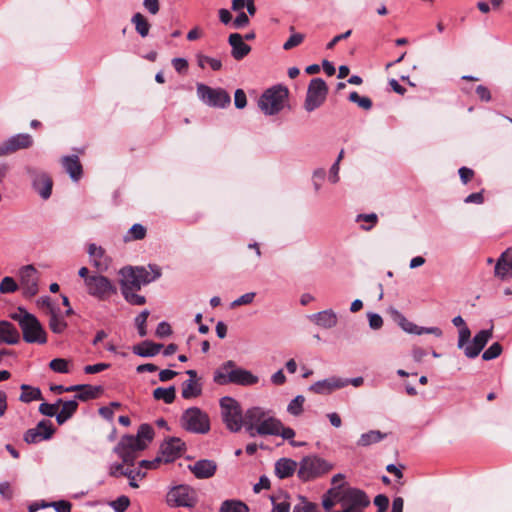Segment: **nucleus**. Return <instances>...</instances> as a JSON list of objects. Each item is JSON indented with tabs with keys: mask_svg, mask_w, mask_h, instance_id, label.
<instances>
[{
	"mask_svg": "<svg viewBox=\"0 0 512 512\" xmlns=\"http://www.w3.org/2000/svg\"><path fill=\"white\" fill-rule=\"evenodd\" d=\"M213 380L218 385H226L229 383L251 386L258 383V376L243 368H237L231 360L221 365L215 372Z\"/></svg>",
	"mask_w": 512,
	"mask_h": 512,
	"instance_id": "f257e3e1",
	"label": "nucleus"
},
{
	"mask_svg": "<svg viewBox=\"0 0 512 512\" xmlns=\"http://www.w3.org/2000/svg\"><path fill=\"white\" fill-rule=\"evenodd\" d=\"M11 318L18 322L25 342L37 344H45L47 342V334L39 320L33 314L19 307L18 310L11 315Z\"/></svg>",
	"mask_w": 512,
	"mask_h": 512,
	"instance_id": "f03ea898",
	"label": "nucleus"
},
{
	"mask_svg": "<svg viewBox=\"0 0 512 512\" xmlns=\"http://www.w3.org/2000/svg\"><path fill=\"white\" fill-rule=\"evenodd\" d=\"M199 502L197 490L188 484H176L168 488L165 503L168 507L193 510Z\"/></svg>",
	"mask_w": 512,
	"mask_h": 512,
	"instance_id": "7ed1b4c3",
	"label": "nucleus"
},
{
	"mask_svg": "<svg viewBox=\"0 0 512 512\" xmlns=\"http://www.w3.org/2000/svg\"><path fill=\"white\" fill-rule=\"evenodd\" d=\"M222 420L231 432H238L244 425V415L237 400L225 396L220 399Z\"/></svg>",
	"mask_w": 512,
	"mask_h": 512,
	"instance_id": "20e7f679",
	"label": "nucleus"
},
{
	"mask_svg": "<svg viewBox=\"0 0 512 512\" xmlns=\"http://www.w3.org/2000/svg\"><path fill=\"white\" fill-rule=\"evenodd\" d=\"M288 98V90L282 86L267 89L259 99V107L266 115L279 113Z\"/></svg>",
	"mask_w": 512,
	"mask_h": 512,
	"instance_id": "39448f33",
	"label": "nucleus"
},
{
	"mask_svg": "<svg viewBox=\"0 0 512 512\" xmlns=\"http://www.w3.org/2000/svg\"><path fill=\"white\" fill-rule=\"evenodd\" d=\"M180 423L182 428L192 433L205 434L210 430L208 415L197 407L185 410Z\"/></svg>",
	"mask_w": 512,
	"mask_h": 512,
	"instance_id": "423d86ee",
	"label": "nucleus"
},
{
	"mask_svg": "<svg viewBox=\"0 0 512 512\" xmlns=\"http://www.w3.org/2000/svg\"><path fill=\"white\" fill-rule=\"evenodd\" d=\"M333 468V465L318 456H307L300 461L298 477L308 481L319 477Z\"/></svg>",
	"mask_w": 512,
	"mask_h": 512,
	"instance_id": "0eeeda50",
	"label": "nucleus"
},
{
	"mask_svg": "<svg viewBox=\"0 0 512 512\" xmlns=\"http://www.w3.org/2000/svg\"><path fill=\"white\" fill-rule=\"evenodd\" d=\"M86 289L89 295L99 300H107L117 293L116 286L107 277L100 274L91 275L86 279Z\"/></svg>",
	"mask_w": 512,
	"mask_h": 512,
	"instance_id": "6e6552de",
	"label": "nucleus"
},
{
	"mask_svg": "<svg viewBox=\"0 0 512 512\" xmlns=\"http://www.w3.org/2000/svg\"><path fill=\"white\" fill-rule=\"evenodd\" d=\"M197 95L201 101L211 107L224 108L230 104V95L222 88H211L205 84H197Z\"/></svg>",
	"mask_w": 512,
	"mask_h": 512,
	"instance_id": "1a4fd4ad",
	"label": "nucleus"
},
{
	"mask_svg": "<svg viewBox=\"0 0 512 512\" xmlns=\"http://www.w3.org/2000/svg\"><path fill=\"white\" fill-rule=\"evenodd\" d=\"M143 445L139 444V440L134 439L133 435H124L121 437L113 451L122 459L123 464L133 465L139 452L143 451Z\"/></svg>",
	"mask_w": 512,
	"mask_h": 512,
	"instance_id": "9d476101",
	"label": "nucleus"
},
{
	"mask_svg": "<svg viewBox=\"0 0 512 512\" xmlns=\"http://www.w3.org/2000/svg\"><path fill=\"white\" fill-rule=\"evenodd\" d=\"M328 87L321 78H313L308 86L304 107L308 112L319 108L325 101Z\"/></svg>",
	"mask_w": 512,
	"mask_h": 512,
	"instance_id": "9b49d317",
	"label": "nucleus"
},
{
	"mask_svg": "<svg viewBox=\"0 0 512 512\" xmlns=\"http://www.w3.org/2000/svg\"><path fill=\"white\" fill-rule=\"evenodd\" d=\"M25 171L31 180L33 189L42 199H48L52 193V178L46 172L31 166H26Z\"/></svg>",
	"mask_w": 512,
	"mask_h": 512,
	"instance_id": "f8f14e48",
	"label": "nucleus"
},
{
	"mask_svg": "<svg viewBox=\"0 0 512 512\" xmlns=\"http://www.w3.org/2000/svg\"><path fill=\"white\" fill-rule=\"evenodd\" d=\"M337 502H339L343 508L354 512L357 509L367 507L370 504V499L363 490L349 487L341 493Z\"/></svg>",
	"mask_w": 512,
	"mask_h": 512,
	"instance_id": "ddd939ff",
	"label": "nucleus"
},
{
	"mask_svg": "<svg viewBox=\"0 0 512 512\" xmlns=\"http://www.w3.org/2000/svg\"><path fill=\"white\" fill-rule=\"evenodd\" d=\"M22 294L26 298H31L38 293L37 270L32 265L24 266L19 271Z\"/></svg>",
	"mask_w": 512,
	"mask_h": 512,
	"instance_id": "4468645a",
	"label": "nucleus"
},
{
	"mask_svg": "<svg viewBox=\"0 0 512 512\" xmlns=\"http://www.w3.org/2000/svg\"><path fill=\"white\" fill-rule=\"evenodd\" d=\"M33 137L27 133L16 134L0 144V157L15 153L18 150L30 148L33 145Z\"/></svg>",
	"mask_w": 512,
	"mask_h": 512,
	"instance_id": "2eb2a0df",
	"label": "nucleus"
},
{
	"mask_svg": "<svg viewBox=\"0 0 512 512\" xmlns=\"http://www.w3.org/2000/svg\"><path fill=\"white\" fill-rule=\"evenodd\" d=\"M55 432L53 424L49 420H41L35 428L28 429L24 434V441L28 444H36L50 439Z\"/></svg>",
	"mask_w": 512,
	"mask_h": 512,
	"instance_id": "dca6fc26",
	"label": "nucleus"
},
{
	"mask_svg": "<svg viewBox=\"0 0 512 512\" xmlns=\"http://www.w3.org/2000/svg\"><path fill=\"white\" fill-rule=\"evenodd\" d=\"M270 411L262 407L249 408L244 414V425L251 437L256 436L260 424L269 416Z\"/></svg>",
	"mask_w": 512,
	"mask_h": 512,
	"instance_id": "f3484780",
	"label": "nucleus"
},
{
	"mask_svg": "<svg viewBox=\"0 0 512 512\" xmlns=\"http://www.w3.org/2000/svg\"><path fill=\"white\" fill-rule=\"evenodd\" d=\"M347 385H349L348 379L333 376L313 383L310 385L309 391L319 395H327Z\"/></svg>",
	"mask_w": 512,
	"mask_h": 512,
	"instance_id": "a211bd4d",
	"label": "nucleus"
},
{
	"mask_svg": "<svg viewBox=\"0 0 512 512\" xmlns=\"http://www.w3.org/2000/svg\"><path fill=\"white\" fill-rule=\"evenodd\" d=\"M494 276L501 281L512 278V248L506 249L497 259L494 267Z\"/></svg>",
	"mask_w": 512,
	"mask_h": 512,
	"instance_id": "6ab92c4d",
	"label": "nucleus"
},
{
	"mask_svg": "<svg viewBox=\"0 0 512 512\" xmlns=\"http://www.w3.org/2000/svg\"><path fill=\"white\" fill-rule=\"evenodd\" d=\"M188 470L197 479L212 478L217 471V463L210 459H200L188 465Z\"/></svg>",
	"mask_w": 512,
	"mask_h": 512,
	"instance_id": "aec40b11",
	"label": "nucleus"
},
{
	"mask_svg": "<svg viewBox=\"0 0 512 512\" xmlns=\"http://www.w3.org/2000/svg\"><path fill=\"white\" fill-rule=\"evenodd\" d=\"M492 337V330H481L472 339L471 342L465 346V355L468 358H475L486 346Z\"/></svg>",
	"mask_w": 512,
	"mask_h": 512,
	"instance_id": "412c9836",
	"label": "nucleus"
},
{
	"mask_svg": "<svg viewBox=\"0 0 512 512\" xmlns=\"http://www.w3.org/2000/svg\"><path fill=\"white\" fill-rule=\"evenodd\" d=\"M185 444L180 438L172 437L161 445V457L168 463L180 457L184 451Z\"/></svg>",
	"mask_w": 512,
	"mask_h": 512,
	"instance_id": "4be33fe9",
	"label": "nucleus"
},
{
	"mask_svg": "<svg viewBox=\"0 0 512 512\" xmlns=\"http://www.w3.org/2000/svg\"><path fill=\"white\" fill-rule=\"evenodd\" d=\"M186 374L189 376V379L182 383V397L184 399H192L200 396L202 384L198 379L197 372L195 370H188Z\"/></svg>",
	"mask_w": 512,
	"mask_h": 512,
	"instance_id": "5701e85b",
	"label": "nucleus"
},
{
	"mask_svg": "<svg viewBox=\"0 0 512 512\" xmlns=\"http://www.w3.org/2000/svg\"><path fill=\"white\" fill-rule=\"evenodd\" d=\"M228 42L232 48L231 55L235 60H242L251 51V47L243 41V36L239 33L230 34Z\"/></svg>",
	"mask_w": 512,
	"mask_h": 512,
	"instance_id": "b1692460",
	"label": "nucleus"
},
{
	"mask_svg": "<svg viewBox=\"0 0 512 512\" xmlns=\"http://www.w3.org/2000/svg\"><path fill=\"white\" fill-rule=\"evenodd\" d=\"M88 254L92 260L94 267L99 271H105L110 265V259L105 254V250L101 246L92 243L88 247Z\"/></svg>",
	"mask_w": 512,
	"mask_h": 512,
	"instance_id": "393cba45",
	"label": "nucleus"
},
{
	"mask_svg": "<svg viewBox=\"0 0 512 512\" xmlns=\"http://www.w3.org/2000/svg\"><path fill=\"white\" fill-rule=\"evenodd\" d=\"M122 276L121 290L127 288L128 290H140L142 285L138 279L134 267H124L120 270Z\"/></svg>",
	"mask_w": 512,
	"mask_h": 512,
	"instance_id": "a878e982",
	"label": "nucleus"
},
{
	"mask_svg": "<svg viewBox=\"0 0 512 512\" xmlns=\"http://www.w3.org/2000/svg\"><path fill=\"white\" fill-rule=\"evenodd\" d=\"M20 340V334L16 327L7 321L0 322V343L17 344Z\"/></svg>",
	"mask_w": 512,
	"mask_h": 512,
	"instance_id": "bb28decb",
	"label": "nucleus"
},
{
	"mask_svg": "<svg viewBox=\"0 0 512 512\" xmlns=\"http://www.w3.org/2000/svg\"><path fill=\"white\" fill-rule=\"evenodd\" d=\"M62 165L66 172L70 175L71 179L78 181L82 176V165L78 156L71 155L62 158Z\"/></svg>",
	"mask_w": 512,
	"mask_h": 512,
	"instance_id": "cd10ccee",
	"label": "nucleus"
},
{
	"mask_svg": "<svg viewBox=\"0 0 512 512\" xmlns=\"http://www.w3.org/2000/svg\"><path fill=\"white\" fill-rule=\"evenodd\" d=\"M310 319L318 326L329 329L337 324V316L332 310H324L313 314Z\"/></svg>",
	"mask_w": 512,
	"mask_h": 512,
	"instance_id": "c85d7f7f",
	"label": "nucleus"
},
{
	"mask_svg": "<svg viewBox=\"0 0 512 512\" xmlns=\"http://www.w3.org/2000/svg\"><path fill=\"white\" fill-rule=\"evenodd\" d=\"M297 468V463L289 458H281L275 463V474L280 478L292 476Z\"/></svg>",
	"mask_w": 512,
	"mask_h": 512,
	"instance_id": "c756f323",
	"label": "nucleus"
},
{
	"mask_svg": "<svg viewBox=\"0 0 512 512\" xmlns=\"http://www.w3.org/2000/svg\"><path fill=\"white\" fill-rule=\"evenodd\" d=\"M280 420L269 414V416L260 424L256 435L267 436V435H278V429L280 428Z\"/></svg>",
	"mask_w": 512,
	"mask_h": 512,
	"instance_id": "7c9ffc66",
	"label": "nucleus"
},
{
	"mask_svg": "<svg viewBox=\"0 0 512 512\" xmlns=\"http://www.w3.org/2000/svg\"><path fill=\"white\" fill-rule=\"evenodd\" d=\"M150 270L145 267H134L140 284L147 285L161 276V271L157 266H149Z\"/></svg>",
	"mask_w": 512,
	"mask_h": 512,
	"instance_id": "2f4dec72",
	"label": "nucleus"
},
{
	"mask_svg": "<svg viewBox=\"0 0 512 512\" xmlns=\"http://www.w3.org/2000/svg\"><path fill=\"white\" fill-rule=\"evenodd\" d=\"M162 347V344L144 341L133 347V353L141 357H152L157 355Z\"/></svg>",
	"mask_w": 512,
	"mask_h": 512,
	"instance_id": "473e14b6",
	"label": "nucleus"
},
{
	"mask_svg": "<svg viewBox=\"0 0 512 512\" xmlns=\"http://www.w3.org/2000/svg\"><path fill=\"white\" fill-rule=\"evenodd\" d=\"M62 408L59 413L56 414V421L59 425L64 424L70 419L78 408L76 400L62 401Z\"/></svg>",
	"mask_w": 512,
	"mask_h": 512,
	"instance_id": "72a5a7b5",
	"label": "nucleus"
},
{
	"mask_svg": "<svg viewBox=\"0 0 512 512\" xmlns=\"http://www.w3.org/2000/svg\"><path fill=\"white\" fill-rule=\"evenodd\" d=\"M20 389L22 392L20 394L19 400L23 403H31L33 401H38V400L43 399L42 392L37 387H32L27 384H22L20 386Z\"/></svg>",
	"mask_w": 512,
	"mask_h": 512,
	"instance_id": "f704fd0d",
	"label": "nucleus"
},
{
	"mask_svg": "<svg viewBox=\"0 0 512 512\" xmlns=\"http://www.w3.org/2000/svg\"><path fill=\"white\" fill-rule=\"evenodd\" d=\"M386 437V434L379 430H370L363 433L357 441L359 447H367L371 444L378 443Z\"/></svg>",
	"mask_w": 512,
	"mask_h": 512,
	"instance_id": "c9c22d12",
	"label": "nucleus"
},
{
	"mask_svg": "<svg viewBox=\"0 0 512 512\" xmlns=\"http://www.w3.org/2000/svg\"><path fill=\"white\" fill-rule=\"evenodd\" d=\"M394 320L398 325L407 333L422 335V330H419V326L409 321L403 314L398 311H394Z\"/></svg>",
	"mask_w": 512,
	"mask_h": 512,
	"instance_id": "e433bc0d",
	"label": "nucleus"
},
{
	"mask_svg": "<svg viewBox=\"0 0 512 512\" xmlns=\"http://www.w3.org/2000/svg\"><path fill=\"white\" fill-rule=\"evenodd\" d=\"M154 430L149 424H142L138 428L136 436L134 439L139 440V444L143 445V449H146L149 443L153 440Z\"/></svg>",
	"mask_w": 512,
	"mask_h": 512,
	"instance_id": "4c0bfd02",
	"label": "nucleus"
},
{
	"mask_svg": "<svg viewBox=\"0 0 512 512\" xmlns=\"http://www.w3.org/2000/svg\"><path fill=\"white\" fill-rule=\"evenodd\" d=\"M153 397L156 400H162L166 404H170L175 400L176 390L174 386H170L167 388L158 387L153 391Z\"/></svg>",
	"mask_w": 512,
	"mask_h": 512,
	"instance_id": "58836bf2",
	"label": "nucleus"
},
{
	"mask_svg": "<svg viewBox=\"0 0 512 512\" xmlns=\"http://www.w3.org/2000/svg\"><path fill=\"white\" fill-rule=\"evenodd\" d=\"M49 328L56 334L63 333L67 328L66 321L56 313L55 309H51Z\"/></svg>",
	"mask_w": 512,
	"mask_h": 512,
	"instance_id": "ea45409f",
	"label": "nucleus"
},
{
	"mask_svg": "<svg viewBox=\"0 0 512 512\" xmlns=\"http://www.w3.org/2000/svg\"><path fill=\"white\" fill-rule=\"evenodd\" d=\"M219 512H249V508L239 500H225L222 502Z\"/></svg>",
	"mask_w": 512,
	"mask_h": 512,
	"instance_id": "a19ab883",
	"label": "nucleus"
},
{
	"mask_svg": "<svg viewBox=\"0 0 512 512\" xmlns=\"http://www.w3.org/2000/svg\"><path fill=\"white\" fill-rule=\"evenodd\" d=\"M102 391L103 389L101 386H92L89 384H84L81 393H78L75 397L81 401H87L90 399L97 398L102 393Z\"/></svg>",
	"mask_w": 512,
	"mask_h": 512,
	"instance_id": "79ce46f5",
	"label": "nucleus"
},
{
	"mask_svg": "<svg viewBox=\"0 0 512 512\" xmlns=\"http://www.w3.org/2000/svg\"><path fill=\"white\" fill-rule=\"evenodd\" d=\"M197 64L200 68L204 69L206 65H209L213 71H219L222 68V62L220 59L206 56L202 53L196 55Z\"/></svg>",
	"mask_w": 512,
	"mask_h": 512,
	"instance_id": "37998d69",
	"label": "nucleus"
},
{
	"mask_svg": "<svg viewBox=\"0 0 512 512\" xmlns=\"http://www.w3.org/2000/svg\"><path fill=\"white\" fill-rule=\"evenodd\" d=\"M131 22L134 24L136 31L142 37H146L149 33L150 24L141 13H136L133 15Z\"/></svg>",
	"mask_w": 512,
	"mask_h": 512,
	"instance_id": "c03bdc74",
	"label": "nucleus"
},
{
	"mask_svg": "<svg viewBox=\"0 0 512 512\" xmlns=\"http://www.w3.org/2000/svg\"><path fill=\"white\" fill-rule=\"evenodd\" d=\"M146 228L142 224H134L127 234L124 236V241L142 240L146 236Z\"/></svg>",
	"mask_w": 512,
	"mask_h": 512,
	"instance_id": "a18cd8bd",
	"label": "nucleus"
},
{
	"mask_svg": "<svg viewBox=\"0 0 512 512\" xmlns=\"http://www.w3.org/2000/svg\"><path fill=\"white\" fill-rule=\"evenodd\" d=\"M289 31L292 32L287 41L283 44V49L288 51L294 47L299 46L305 39V35L302 33L294 32V27L291 26Z\"/></svg>",
	"mask_w": 512,
	"mask_h": 512,
	"instance_id": "49530a36",
	"label": "nucleus"
},
{
	"mask_svg": "<svg viewBox=\"0 0 512 512\" xmlns=\"http://www.w3.org/2000/svg\"><path fill=\"white\" fill-rule=\"evenodd\" d=\"M305 403V397L303 395H298L294 399L290 401L287 406V411L289 414L293 416H299L303 412V405Z\"/></svg>",
	"mask_w": 512,
	"mask_h": 512,
	"instance_id": "de8ad7c7",
	"label": "nucleus"
},
{
	"mask_svg": "<svg viewBox=\"0 0 512 512\" xmlns=\"http://www.w3.org/2000/svg\"><path fill=\"white\" fill-rule=\"evenodd\" d=\"M137 291L138 290H128L127 288H124L123 290H121L124 299L128 303H130L131 305L140 306V305L145 304L146 299L144 296L137 294L136 293Z\"/></svg>",
	"mask_w": 512,
	"mask_h": 512,
	"instance_id": "09e8293b",
	"label": "nucleus"
},
{
	"mask_svg": "<svg viewBox=\"0 0 512 512\" xmlns=\"http://www.w3.org/2000/svg\"><path fill=\"white\" fill-rule=\"evenodd\" d=\"M278 435L281 436L285 440L290 441V445L293 447H301L305 445L304 442H295L293 438L295 436V431L290 427H284L282 422H280V428L278 429Z\"/></svg>",
	"mask_w": 512,
	"mask_h": 512,
	"instance_id": "8fccbe9b",
	"label": "nucleus"
},
{
	"mask_svg": "<svg viewBox=\"0 0 512 512\" xmlns=\"http://www.w3.org/2000/svg\"><path fill=\"white\" fill-rule=\"evenodd\" d=\"M19 288V285L14 280V278L10 276L4 277L0 282V293L2 294H8L13 293L17 291Z\"/></svg>",
	"mask_w": 512,
	"mask_h": 512,
	"instance_id": "3c124183",
	"label": "nucleus"
},
{
	"mask_svg": "<svg viewBox=\"0 0 512 512\" xmlns=\"http://www.w3.org/2000/svg\"><path fill=\"white\" fill-rule=\"evenodd\" d=\"M356 221L357 222L364 221V222L368 223V225H365V224L361 225V228L365 231H369L377 224L378 216L375 213L359 214L356 217Z\"/></svg>",
	"mask_w": 512,
	"mask_h": 512,
	"instance_id": "603ef678",
	"label": "nucleus"
},
{
	"mask_svg": "<svg viewBox=\"0 0 512 512\" xmlns=\"http://www.w3.org/2000/svg\"><path fill=\"white\" fill-rule=\"evenodd\" d=\"M146 473L143 472L140 468L138 469H129L127 468V473H125V477L129 479V485L132 488H138L139 485L137 483L138 479L145 478Z\"/></svg>",
	"mask_w": 512,
	"mask_h": 512,
	"instance_id": "864d4df0",
	"label": "nucleus"
},
{
	"mask_svg": "<svg viewBox=\"0 0 512 512\" xmlns=\"http://www.w3.org/2000/svg\"><path fill=\"white\" fill-rule=\"evenodd\" d=\"M109 505L115 512H125L130 506V499L125 495H121L111 501Z\"/></svg>",
	"mask_w": 512,
	"mask_h": 512,
	"instance_id": "5fc2aeb1",
	"label": "nucleus"
},
{
	"mask_svg": "<svg viewBox=\"0 0 512 512\" xmlns=\"http://www.w3.org/2000/svg\"><path fill=\"white\" fill-rule=\"evenodd\" d=\"M49 367L57 373H69V361L63 358H55L50 361Z\"/></svg>",
	"mask_w": 512,
	"mask_h": 512,
	"instance_id": "6e6d98bb",
	"label": "nucleus"
},
{
	"mask_svg": "<svg viewBox=\"0 0 512 512\" xmlns=\"http://www.w3.org/2000/svg\"><path fill=\"white\" fill-rule=\"evenodd\" d=\"M149 316L148 310H143L136 318L135 324L138 330V333L141 337H145L147 335L146 322Z\"/></svg>",
	"mask_w": 512,
	"mask_h": 512,
	"instance_id": "4d7b16f0",
	"label": "nucleus"
},
{
	"mask_svg": "<svg viewBox=\"0 0 512 512\" xmlns=\"http://www.w3.org/2000/svg\"><path fill=\"white\" fill-rule=\"evenodd\" d=\"M349 100L353 103H356L359 107L369 110L372 107V101L368 97L360 96L357 92H351L349 95Z\"/></svg>",
	"mask_w": 512,
	"mask_h": 512,
	"instance_id": "13d9d810",
	"label": "nucleus"
},
{
	"mask_svg": "<svg viewBox=\"0 0 512 512\" xmlns=\"http://www.w3.org/2000/svg\"><path fill=\"white\" fill-rule=\"evenodd\" d=\"M340 494L336 491L335 488H332L328 491L327 495L323 497L322 505L323 508L326 511H329L332 509V507L335 505V502H337V499L339 498Z\"/></svg>",
	"mask_w": 512,
	"mask_h": 512,
	"instance_id": "bf43d9fd",
	"label": "nucleus"
},
{
	"mask_svg": "<svg viewBox=\"0 0 512 512\" xmlns=\"http://www.w3.org/2000/svg\"><path fill=\"white\" fill-rule=\"evenodd\" d=\"M62 403L61 399H58V401L54 404L49 403H41L39 406V412L45 416L48 417H56L59 405Z\"/></svg>",
	"mask_w": 512,
	"mask_h": 512,
	"instance_id": "052dcab7",
	"label": "nucleus"
},
{
	"mask_svg": "<svg viewBox=\"0 0 512 512\" xmlns=\"http://www.w3.org/2000/svg\"><path fill=\"white\" fill-rule=\"evenodd\" d=\"M300 499V503L294 506L293 512H320L318 506L315 503L309 502L303 497Z\"/></svg>",
	"mask_w": 512,
	"mask_h": 512,
	"instance_id": "680f3d73",
	"label": "nucleus"
},
{
	"mask_svg": "<svg viewBox=\"0 0 512 512\" xmlns=\"http://www.w3.org/2000/svg\"><path fill=\"white\" fill-rule=\"evenodd\" d=\"M502 352V346L495 342L482 354L483 360L489 361L497 358Z\"/></svg>",
	"mask_w": 512,
	"mask_h": 512,
	"instance_id": "e2e57ef3",
	"label": "nucleus"
},
{
	"mask_svg": "<svg viewBox=\"0 0 512 512\" xmlns=\"http://www.w3.org/2000/svg\"><path fill=\"white\" fill-rule=\"evenodd\" d=\"M471 336V332L467 326L462 327L459 330L458 348H463L468 344Z\"/></svg>",
	"mask_w": 512,
	"mask_h": 512,
	"instance_id": "0e129e2a",
	"label": "nucleus"
},
{
	"mask_svg": "<svg viewBox=\"0 0 512 512\" xmlns=\"http://www.w3.org/2000/svg\"><path fill=\"white\" fill-rule=\"evenodd\" d=\"M234 104L236 108L243 109L247 104L246 94L242 89H237L234 94Z\"/></svg>",
	"mask_w": 512,
	"mask_h": 512,
	"instance_id": "69168bd1",
	"label": "nucleus"
},
{
	"mask_svg": "<svg viewBox=\"0 0 512 512\" xmlns=\"http://www.w3.org/2000/svg\"><path fill=\"white\" fill-rule=\"evenodd\" d=\"M368 320L371 329L378 330L383 326V319L377 313H369Z\"/></svg>",
	"mask_w": 512,
	"mask_h": 512,
	"instance_id": "338daca9",
	"label": "nucleus"
},
{
	"mask_svg": "<svg viewBox=\"0 0 512 512\" xmlns=\"http://www.w3.org/2000/svg\"><path fill=\"white\" fill-rule=\"evenodd\" d=\"M54 507L56 512H71L72 505L65 500H59L50 504Z\"/></svg>",
	"mask_w": 512,
	"mask_h": 512,
	"instance_id": "774afa93",
	"label": "nucleus"
}]
</instances>
